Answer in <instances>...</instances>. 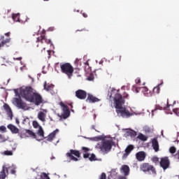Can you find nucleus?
<instances>
[{"mask_svg": "<svg viewBox=\"0 0 179 179\" xmlns=\"http://www.w3.org/2000/svg\"><path fill=\"white\" fill-rule=\"evenodd\" d=\"M90 157V154H89V153H85L84 155H83V157H84V159H89V157Z\"/></svg>", "mask_w": 179, "mask_h": 179, "instance_id": "obj_41", "label": "nucleus"}, {"mask_svg": "<svg viewBox=\"0 0 179 179\" xmlns=\"http://www.w3.org/2000/svg\"><path fill=\"white\" fill-rule=\"evenodd\" d=\"M152 147L155 152H159V141H157V138H154L152 140Z\"/></svg>", "mask_w": 179, "mask_h": 179, "instance_id": "obj_20", "label": "nucleus"}, {"mask_svg": "<svg viewBox=\"0 0 179 179\" xmlns=\"http://www.w3.org/2000/svg\"><path fill=\"white\" fill-rule=\"evenodd\" d=\"M127 135H129V136H131V138H135V136H136V131L132 129L127 131Z\"/></svg>", "mask_w": 179, "mask_h": 179, "instance_id": "obj_30", "label": "nucleus"}, {"mask_svg": "<svg viewBox=\"0 0 179 179\" xmlns=\"http://www.w3.org/2000/svg\"><path fill=\"white\" fill-rule=\"evenodd\" d=\"M12 19H13V20H14V22H19V20H20V14H19V13H17V14L13 13L12 15Z\"/></svg>", "mask_w": 179, "mask_h": 179, "instance_id": "obj_29", "label": "nucleus"}, {"mask_svg": "<svg viewBox=\"0 0 179 179\" xmlns=\"http://www.w3.org/2000/svg\"><path fill=\"white\" fill-rule=\"evenodd\" d=\"M0 48L1 47H3L6 44H8V43H10V38H7L5 39V36H0Z\"/></svg>", "mask_w": 179, "mask_h": 179, "instance_id": "obj_18", "label": "nucleus"}, {"mask_svg": "<svg viewBox=\"0 0 179 179\" xmlns=\"http://www.w3.org/2000/svg\"><path fill=\"white\" fill-rule=\"evenodd\" d=\"M0 131H2L3 132H5V131H6V127L5 126H1L0 127Z\"/></svg>", "mask_w": 179, "mask_h": 179, "instance_id": "obj_43", "label": "nucleus"}, {"mask_svg": "<svg viewBox=\"0 0 179 179\" xmlns=\"http://www.w3.org/2000/svg\"><path fill=\"white\" fill-rule=\"evenodd\" d=\"M66 157L69 159V162H71V160L78 162L79 159L76 157H80V152L78 150H70L69 152L66 154Z\"/></svg>", "mask_w": 179, "mask_h": 179, "instance_id": "obj_6", "label": "nucleus"}, {"mask_svg": "<svg viewBox=\"0 0 179 179\" xmlns=\"http://www.w3.org/2000/svg\"><path fill=\"white\" fill-rule=\"evenodd\" d=\"M58 132H59V130L58 129H56L55 130H54L52 133H50L48 136L47 141H48L49 142H51L54 139V138H55V135H57Z\"/></svg>", "mask_w": 179, "mask_h": 179, "instance_id": "obj_21", "label": "nucleus"}, {"mask_svg": "<svg viewBox=\"0 0 179 179\" xmlns=\"http://www.w3.org/2000/svg\"><path fill=\"white\" fill-rule=\"evenodd\" d=\"M159 164L161 167H162L163 170H167V169L170 167V160L169 159V157H165L161 158Z\"/></svg>", "mask_w": 179, "mask_h": 179, "instance_id": "obj_9", "label": "nucleus"}, {"mask_svg": "<svg viewBox=\"0 0 179 179\" xmlns=\"http://www.w3.org/2000/svg\"><path fill=\"white\" fill-rule=\"evenodd\" d=\"M85 30H86V29H78L76 31L77 33V31H85Z\"/></svg>", "mask_w": 179, "mask_h": 179, "instance_id": "obj_49", "label": "nucleus"}, {"mask_svg": "<svg viewBox=\"0 0 179 179\" xmlns=\"http://www.w3.org/2000/svg\"><path fill=\"white\" fill-rule=\"evenodd\" d=\"M43 87H44V90H46V92H51V90L54 89V85L52 84L47 85V81H45L43 84Z\"/></svg>", "mask_w": 179, "mask_h": 179, "instance_id": "obj_23", "label": "nucleus"}, {"mask_svg": "<svg viewBox=\"0 0 179 179\" xmlns=\"http://www.w3.org/2000/svg\"><path fill=\"white\" fill-rule=\"evenodd\" d=\"M138 138L140 139L141 141H148V137H146V136L142 134L138 136Z\"/></svg>", "mask_w": 179, "mask_h": 179, "instance_id": "obj_33", "label": "nucleus"}, {"mask_svg": "<svg viewBox=\"0 0 179 179\" xmlns=\"http://www.w3.org/2000/svg\"><path fill=\"white\" fill-rule=\"evenodd\" d=\"M119 61H121V56L119 57Z\"/></svg>", "mask_w": 179, "mask_h": 179, "instance_id": "obj_56", "label": "nucleus"}, {"mask_svg": "<svg viewBox=\"0 0 179 179\" xmlns=\"http://www.w3.org/2000/svg\"><path fill=\"white\" fill-rule=\"evenodd\" d=\"M169 152L172 155H174V153H176V152H177V148H176V147H174V146H172L169 148Z\"/></svg>", "mask_w": 179, "mask_h": 179, "instance_id": "obj_35", "label": "nucleus"}, {"mask_svg": "<svg viewBox=\"0 0 179 179\" xmlns=\"http://www.w3.org/2000/svg\"><path fill=\"white\" fill-rule=\"evenodd\" d=\"M170 104H169V101H167V103H166V108H169L170 107Z\"/></svg>", "mask_w": 179, "mask_h": 179, "instance_id": "obj_50", "label": "nucleus"}, {"mask_svg": "<svg viewBox=\"0 0 179 179\" xmlns=\"http://www.w3.org/2000/svg\"><path fill=\"white\" fill-rule=\"evenodd\" d=\"M42 48H43V50H45V48H44V47H42Z\"/></svg>", "mask_w": 179, "mask_h": 179, "instance_id": "obj_57", "label": "nucleus"}, {"mask_svg": "<svg viewBox=\"0 0 179 179\" xmlns=\"http://www.w3.org/2000/svg\"><path fill=\"white\" fill-rule=\"evenodd\" d=\"M173 113H175V114H176V115L179 116V108L173 109Z\"/></svg>", "mask_w": 179, "mask_h": 179, "instance_id": "obj_42", "label": "nucleus"}, {"mask_svg": "<svg viewBox=\"0 0 179 179\" xmlns=\"http://www.w3.org/2000/svg\"><path fill=\"white\" fill-rule=\"evenodd\" d=\"M48 52L49 55H50V54H51V52L50 50H48Z\"/></svg>", "mask_w": 179, "mask_h": 179, "instance_id": "obj_54", "label": "nucleus"}, {"mask_svg": "<svg viewBox=\"0 0 179 179\" xmlns=\"http://www.w3.org/2000/svg\"><path fill=\"white\" fill-rule=\"evenodd\" d=\"M111 96H113V94H111L110 97H111Z\"/></svg>", "mask_w": 179, "mask_h": 179, "instance_id": "obj_59", "label": "nucleus"}, {"mask_svg": "<svg viewBox=\"0 0 179 179\" xmlns=\"http://www.w3.org/2000/svg\"><path fill=\"white\" fill-rule=\"evenodd\" d=\"M5 36H6L7 37H9V36H10V32L6 33Z\"/></svg>", "mask_w": 179, "mask_h": 179, "instance_id": "obj_48", "label": "nucleus"}, {"mask_svg": "<svg viewBox=\"0 0 179 179\" xmlns=\"http://www.w3.org/2000/svg\"><path fill=\"white\" fill-rule=\"evenodd\" d=\"M3 108L10 120H13V113L12 112V109L8 103L3 104Z\"/></svg>", "mask_w": 179, "mask_h": 179, "instance_id": "obj_12", "label": "nucleus"}, {"mask_svg": "<svg viewBox=\"0 0 179 179\" xmlns=\"http://www.w3.org/2000/svg\"><path fill=\"white\" fill-rule=\"evenodd\" d=\"M133 149H134V145H128L124 150L125 153L123 155V159H127V157H128L129 154L132 152Z\"/></svg>", "mask_w": 179, "mask_h": 179, "instance_id": "obj_17", "label": "nucleus"}, {"mask_svg": "<svg viewBox=\"0 0 179 179\" xmlns=\"http://www.w3.org/2000/svg\"><path fill=\"white\" fill-rule=\"evenodd\" d=\"M136 85H141V78H137L135 80Z\"/></svg>", "mask_w": 179, "mask_h": 179, "instance_id": "obj_44", "label": "nucleus"}, {"mask_svg": "<svg viewBox=\"0 0 179 179\" xmlns=\"http://www.w3.org/2000/svg\"><path fill=\"white\" fill-rule=\"evenodd\" d=\"M18 59L19 61H20V59H22V57H20V58H18V59Z\"/></svg>", "mask_w": 179, "mask_h": 179, "instance_id": "obj_55", "label": "nucleus"}, {"mask_svg": "<svg viewBox=\"0 0 179 179\" xmlns=\"http://www.w3.org/2000/svg\"><path fill=\"white\" fill-rule=\"evenodd\" d=\"M140 170L144 173H149V174L156 175V169L149 163H143L140 166Z\"/></svg>", "mask_w": 179, "mask_h": 179, "instance_id": "obj_5", "label": "nucleus"}, {"mask_svg": "<svg viewBox=\"0 0 179 179\" xmlns=\"http://www.w3.org/2000/svg\"><path fill=\"white\" fill-rule=\"evenodd\" d=\"M76 97L80 100H85L87 97V92L83 90H78L76 91Z\"/></svg>", "mask_w": 179, "mask_h": 179, "instance_id": "obj_10", "label": "nucleus"}, {"mask_svg": "<svg viewBox=\"0 0 179 179\" xmlns=\"http://www.w3.org/2000/svg\"><path fill=\"white\" fill-rule=\"evenodd\" d=\"M121 171L124 173V176L129 175V166L128 165H123L121 168Z\"/></svg>", "mask_w": 179, "mask_h": 179, "instance_id": "obj_24", "label": "nucleus"}, {"mask_svg": "<svg viewBox=\"0 0 179 179\" xmlns=\"http://www.w3.org/2000/svg\"><path fill=\"white\" fill-rule=\"evenodd\" d=\"M15 103L17 104V107H18V108H21L22 110H24V108L27 107L26 103L23 102L22 99L16 98Z\"/></svg>", "mask_w": 179, "mask_h": 179, "instance_id": "obj_16", "label": "nucleus"}, {"mask_svg": "<svg viewBox=\"0 0 179 179\" xmlns=\"http://www.w3.org/2000/svg\"><path fill=\"white\" fill-rule=\"evenodd\" d=\"M7 128L10 129L12 134H19V129L13 124H8Z\"/></svg>", "mask_w": 179, "mask_h": 179, "instance_id": "obj_22", "label": "nucleus"}, {"mask_svg": "<svg viewBox=\"0 0 179 179\" xmlns=\"http://www.w3.org/2000/svg\"><path fill=\"white\" fill-rule=\"evenodd\" d=\"M32 125H33V127H34V128H40V124H38V122H37V121H34L33 122H32Z\"/></svg>", "mask_w": 179, "mask_h": 179, "instance_id": "obj_37", "label": "nucleus"}, {"mask_svg": "<svg viewBox=\"0 0 179 179\" xmlns=\"http://www.w3.org/2000/svg\"><path fill=\"white\" fill-rule=\"evenodd\" d=\"M9 176V171H8V168L6 167V165H3L2 166V170L0 171V178L1 179H5L6 177Z\"/></svg>", "mask_w": 179, "mask_h": 179, "instance_id": "obj_13", "label": "nucleus"}, {"mask_svg": "<svg viewBox=\"0 0 179 179\" xmlns=\"http://www.w3.org/2000/svg\"><path fill=\"white\" fill-rule=\"evenodd\" d=\"M129 96V95L127 93H124L123 96H122V99L124 100V99H128V97Z\"/></svg>", "mask_w": 179, "mask_h": 179, "instance_id": "obj_45", "label": "nucleus"}, {"mask_svg": "<svg viewBox=\"0 0 179 179\" xmlns=\"http://www.w3.org/2000/svg\"><path fill=\"white\" fill-rule=\"evenodd\" d=\"M89 160H90V162H94V160H96V155L94 154H92L89 157Z\"/></svg>", "mask_w": 179, "mask_h": 179, "instance_id": "obj_39", "label": "nucleus"}, {"mask_svg": "<svg viewBox=\"0 0 179 179\" xmlns=\"http://www.w3.org/2000/svg\"><path fill=\"white\" fill-rule=\"evenodd\" d=\"M86 101L88 103H98V101H100V99H99L97 97H95L92 94H87Z\"/></svg>", "mask_w": 179, "mask_h": 179, "instance_id": "obj_15", "label": "nucleus"}, {"mask_svg": "<svg viewBox=\"0 0 179 179\" xmlns=\"http://www.w3.org/2000/svg\"><path fill=\"white\" fill-rule=\"evenodd\" d=\"M20 95L30 103H34L35 106H40L43 101V96L37 92H33L31 87H27L20 90Z\"/></svg>", "mask_w": 179, "mask_h": 179, "instance_id": "obj_2", "label": "nucleus"}, {"mask_svg": "<svg viewBox=\"0 0 179 179\" xmlns=\"http://www.w3.org/2000/svg\"><path fill=\"white\" fill-rule=\"evenodd\" d=\"M98 139L101 141L96 145V149H99L103 155H107L109 152H111V149H113V140L107 139L103 137V136H99Z\"/></svg>", "mask_w": 179, "mask_h": 179, "instance_id": "obj_3", "label": "nucleus"}, {"mask_svg": "<svg viewBox=\"0 0 179 179\" xmlns=\"http://www.w3.org/2000/svg\"><path fill=\"white\" fill-rule=\"evenodd\" d=\"M120 179H127V178L124 176H122V177L120 178Z\"/></svg>", "mask_w": 179, "mask_h": 179, "instance_id": "obj_52", "label": "nucleus"}, {"mask_svg": "<svg viewBox=\"0 0 179 179\" xmlns=\"http://www.w3.org/2000/svg\"><path fill=\"white\" fill-rule=\"evenodd\" d=\"M85 65H86L87 66H89V62H85Z\"/></svg>", "mask_w": 179, "mask_h": 179, "instance_id": "obj_51", "label": "nucleus"}, {"mask_svg": "<svg viewBox=\"0 0 179 179\" xmlns=\"http://www.w3.org/2000/svg\"><path fill=\"white\" fill-rule=\"evenodd\" d=\"M153 93L154 94H159V93H160V87L159 85L154 87Z\"/></svg>", "mask_w": 179, "mask_h": 179, "instance_id": "obj_32", "label": "nucleus"}, {"mask_svg": "<svg viewBox=\"0 0 179 179\" xmlns=\"http://www.w3.org/2000/svg\"><path fill=\"white\" fill-rule=\"evenodd\" d=\"M37 134L38 135V136L44 138V130L43 129V127L41 126H39Z\"/></svg>", "mask_w": 179, "mask_h": 179, "instance_id": "obj_31", "label": "nucleus"}, {"mask_svg": "<svg viewBox=\"0 0 179 179\" xmlns=\"http://www.w3.org/2000/svg\"><path fill=\"white\" fill-rule=\"evenodd\" d=\"M61 107H62L63 113L62 114V118L66 120L69 115H71V111L68 108V106L65 105L63 102L60 103Z\"/></svg>", "mask_w": 179, "mask_h": 179, "instance_id": "obj_8", "label": "nucleus"}, {"mask_svg": "<svg viewBox=\"0 0 179 179\" xmlns=\"http://www.w3.org/2000/svg\"><path fill=\"white\" fill-rule=\"evenodd\" d=\"M18 136L21 137L22 138H26V129H20L18 130Z\"/></svg>", "mask_w": 179, "mask_h": 179, "instance_id": "obj_28", "label": "nucleus"}, {"mask_svg": "<svg viewBox=\"0 0 179 179\" xmlns=\"http://www.w3.org/2000/svg\"><path fill=\"white\" fill-rule=\"evenodd\" d=\"M43 1H50V0H43Z\"/></svg>", "mask_w": 179, "mask_h": 179, "instance_id": "obj_58", "label": "nucleus"}, {"mask_svg": "<svg viewBox=\"0 0 179 179\" xmlns=\"http://www.w3.org/2000/svg\"><path fill=\"white\" fill-rule=\"evenodd\" d=\"M29 136H31L32 138H36V136L34 132L31 130L26 129V138H29Z\"/></svg>", "mask_w": 179, "mask_h": 179, "instance_id": "obj_27", "label": "nucleus"}, {"mask_svg": "<svg viewBox=\"0 0 179 179\" xmlns=\"http://www.w3.org/2000/svg\"><path fill=\"white\" fill-rule=\"evenodd\" d=\"M7 171H10V174H13V176H16V169L17 167H16V165H6Z\"/></svg>", "mask_w": 179, "mask_h": 179, "instance_id": "obj_19", "label": "nucleus"}, {"mask_svg": "<svg viewBox=\"0 0 179 179\" xmlns=\"http://www.w3.org/2000/svg\"><path fill=\"white\" fill-rule=\"evenodd\" d=\"M152 162H153V163H155V164H159V157H153L152 158Z\"/></svg>", "mask_w": 179, "mask_h": 179, "instance_id": "obj_36", "label": "nucleus"}, {"mask_svg": "<svg viewBox=\"0 0 179 179\" xmlns=\"http://www.w3.org/2000/svg\"><path fill=\"white\" fill-rule=\"evenodd\" d=\"M81 13H82L83 17H87V14H86V13H82V11H81Z\"/></svg>", "mask_w": 179, "mask_h": 179, "instance_id": "obj_46", "label": "nucleus"}, {"mask_svg": "<svg viewBox=\"0 0 179 179\" xmlns=\"http://www.w3.org/2000/svg\"><path fill=\"white\" fill-rule=\"evenodd\" d=\"M54 30H55V28H54V27L49 28V31H54Z\"/></svg>", "mask_w": 179, "mask_h": 179, "instance_id": "obj_47", "label": "nucleus"}, {"mask_svg": "<svg viewBox=\"0 0 179 179\" xmlns=\"http://www.w3.org/2000/svg\"><path fill=\"white\" fill-rule=\"evenodd\" d=\"M2 136L1 135H0V137Z\"/></svg>", "mask_w": 179, "mask_h": 179, "instance_id": "obj_60", "label": "nucleus"}, {"mask_svg": "<svg viewBox=\"0 0 179 179\" xmlns=\"http://www.w3.org/2000/svg\"><path fill=\"white\" fill-rule=\"evenodd\" d=\"M36 43H41V44H44V43L46 44H52L51 41L45 37V31L42 32L41 36L36 38Z\"/></svg>", "mask_w": 179, "mask_h": 179, "instance_id": "obj_7", "label": "nucleus"}, {"mask_svg": "<svg viewBox=\"0 0 179 179\" xmlns=\"http://www.w3.org/2000/svg\"><path fill=\"white\" fill-rule=\"evenodd\" d=\"M142 92L143 93L144 96L146 97H152L153 96V93H150L148 94V92H149V89L146 87H136V93H139V92Z\"/></svg>", "mask_w": 179, "mask_h": 179, "instance_id": "obj_11", "label": "nucleus"}, {"mask_svg": "<svg viewBox=\"0 0 179 179\" xmlns=\"http://www.w3.org/2000/svg\"><path fill=\"white\" fill-rule=\"evenodd\" d=\"M113 100L115 108L119 117H122V118H129V117L132 115L129 110H128L125 106H123L124 104H125V100L122 98V95L120 93H116Z\"/></svg>", "mask_w": 179, "mask_h": 179, "instance_id": "obj_1", "label": "nucleus"}, {"mask_svg": "<svg viewBox=\"0 0 179 179\" xmlns=\"http://www.w3.org/2000/svg\"><path fill=\"white\" fill-rule=\"evenodd\" d=\"M16 123L20 124L19 120L16 119Z\"/></svg>", "mask_w": 179, "mask_h": 179, "instance_id": "obj_53", "label": "nucleus"}, {"mask_svg": "<svg viewBox=\"0 0 179 179\" xmlns=\"http://www.w3.org/2000/svg\"><path fill=\"white\" fill-rule=\"evenodd\" d=\"M136 159L138 162H143L146 159V153L143 151H140L136 154Z\"/></svg>", "mask_w": 179, "mask_h": 179, "instance_id": "obj_14", "label": "nucleus"}, {"mask_svg": "<svg viewBox=\"0 0 179 179\" xmlns=\"http://www.w3.org/2000/svg\"><path fill=\"white\" fill-rule=\"evenodd\" d=\"M59 66L62 73H64V75H66L69 79H71V78L73 76L74 69L71 63L62 62L60 63Z\"/></svg>", "mask_w": 179, "mask_h": 179, "instance_id": "obj_4", "label": "nucleus"}, {"mask_svg": "<svg viewBox=\"0 0 179 179\" xmlns=\"http://www.w3.org/2000/svg\"><path fill=\"white\" fill-rule=\"evenodd\" d=\"M4 155H6V156H12V155H13V152L11 150H6L4 151Z\"/></svg>", "mask_w": 179, "mask_h": 179, "instance_id": "obj_38", "label": "nucleus"}, {"mask_svg": "<svg viewBox=\"0 0 179 179\" xmlns=\"http://www.w3.org/2000/svg\"><path fill=\"white\" fill-rule=\"evenodd\" d=\"M35 179H50V176H48V174H47L45 172L41 173V175H38Z\"/></svg>", "mask_w": 179, "mask_h": 179, "instance_id": "obj_25", "label": "nucleus"}, {"mask_svg": "<svg viewBox=\"0 0 179 179\" xmlns=\"http://www.w3.org/2000/svg\"><path fill=\"white\" fill-rule=\"evenodd\" d=\"M157 110H163V107L160 106V105H156L155 108L152 110V114H153L155 111H157Z\"/></svg>", "mask_w": 179, "mask_h": 179, "instance_id": "obj_34", "label": "nucleus"}, {"mask_svg": "<svg viewBox=\"0 0 179 179\" xmlns=\"http://www.w3.org/2000/svg\"><path fill=\"white\" fill-rule=\"evenodd\" d=\"M45 113L44 112H39L38 113V118L40 120V121H42V122H45Z\"/></svg>", "mask_w": 179, "mask_h": 179, "instance_id": "obj_26", "label": "nucleus"}, {"mask_svg": "<svg viewBox=\"0 0 179 179\" xmlns=\"http://www.w3.org/2000/svg\"><path fill=\"white\" fill-rule=\"evenodd\" d=\"M82 150H83L84 153H87L90 150V148L86 147H82Z\"/></svg>", "mask_w": 179, "mask_h": 179, "instance_id": "obj_40", "label": "nucleus"}]
</instances>
